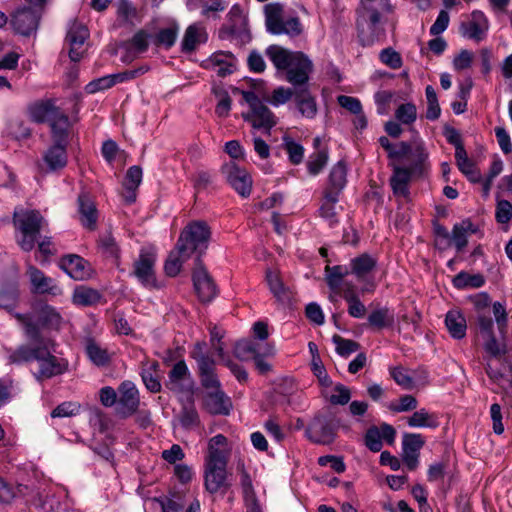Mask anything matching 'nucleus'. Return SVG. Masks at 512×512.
Listing matches in <instances>:
<instances>
[{
	"mask_svg": "<svg viewBox=\"0 0 512 512\" xmlns=\"http://www.w3.org/2000/svg\"><path fill=\"white\" fill-rule=\"evenodd\" d=\"M376 266V260L369 254H362L351 261L352 273L363 277L372 271Z\"/></svg>",
	"mask_w": 512,
	"mask_h": 512,
	"instance_id": "obj_48",
	"label": "nucleus"
},
{
	"mask_svg": "<svg viewBox=\"0 0 512 512\" xmlns=\"http://www.w3.org/2000/svg\"><path fill=\"white\" fill-rule=\"evenodd\" d=\"M41 15L37 8L23 6L11 14L10 24L15 33L28 37L36 32Z\"/></svg>",
	"mask_w": 512,
	"mask_h": 512,
	"instance_id": "obj_9",
	"label": "nucleus"
},
{
	"mask_svg": "<svg viewBox=\"0 0 512 512\" xmlns=\"http://www.w3.org/2000/svg\"><path fill=\"white\" fill-rule=\"evenodd\" d=\"M234 356L241 361L254 359L259 353L256 344L251 340H240L234 346Z\"/></svg>",
	"mask_w": 512,
	"mask_h": 512,
	"instance_id": "obj_50",
	"label": "nucleus"
},
{
	"mask_svg": "<svg viewBox=\"0 0 512 512\" xmlns=\"http://www.w3.org/2000/svg\"><path fill=\"white\" fill-rule=\"evenodd\" d=\"M101 298V294L98 290L86 287L78 286L73 292V302L82 306H90L97 303Z\"/></svg>",
	"mask_w": 512,
	"mask_h": 512,
	"instance_id": "obj_44",
	"label": "nucleus"
},
{
	"mask_svg": "<svg viewBox=\"0 0 512 512\" xmlns=\"http://www.w3.org/2000/svg\"><path fill=\"white\" fill-rule=\"evenodd\" d=\"M326 282L331 290L339 289L343 278L348 274V269L341 265L326 266Z\"/></svg>",
	"mask_w": 512,
	"mask_h": 512,
	"instance_id": "obj_52",
	"label": "nucleus"
},
{
	"mask_svg": "<svg viewBox=\"0 0 512 512\" xmlns=\"http://www.w3.org/2000/svg\"><path fill=\"white\" fill-rule=\"evenodd\" d=\"M211 238V229L207 222L196 220L188 223L181 231L177 243L170 251L165 263L164 271L167 276H177L186 262L194 253L195 259H202L208 249Z\"/></svg>",
	"mask_w": 512,
	"mask_h": 512,
	"instance_id": "obj_1",
	"label": "nucleus"
},
{
	"mask_svg": "<svg viewBox=\"0 0 512 512\" xmlns=\"http://www.w3.org/2000/svg\"><path fill=\"white\" fill-rule=\"evenodd\" d=\"M328 162V150L322 149L313 153L307 162V169L311 175H317Z\"/></svg>",
	"mask_w": 512,
	"mask_h": 512,
	"instance_id": "obj_57",
	"label": "nucleus"
},
{
	"mask_svg": "<svg viewBox=\"0 0 512 512\" xmlns=\"http://www.w3.org/2000/svg\"><path fill=\"white\" fill-rule=\"evenodd\" d=\"M445 325L454 339H462L466 336L467 322L460 311H448L445 317Z\"/></svg>",
	"mask_w": 512,
	"mask_h": 512,
	"instance_id": "obj_35",
	"label": "nucleus"
},
{
	"mask_svg": "<svg viewBox=\"0 0 512 512\" xmlns=\"http://www.w3.org/2000/svg\"><path fill=\"white\" fill-rule=\"evenodd\" d=\"M367 320L370 327L381 330L393 325L394 315L390 312L389 308L383 307L373 310Z\"/></svg>",
	"mask_w": 512,
	"mask_h": 512,
	"instance_id": "obj_39",
	"label": "nucleus"
},
{
	"mask_svg": "<svg viewBox=\"0 0 512 512\" xmlns=\"http://www.w3.org/2000/svg\"><path fill=\"white\" fill-rule=\"evenodd\" d=\"M266 281L270 292L282 305H290L293 299L292 290L286 286L279 273L271 269L266 270Z\"/></svg>",
	"mask_w": 512,
	"mask_h": 512,
	"instance_id": "obj_24",
	"label": "nucleus"
},
{
	"mask_svg": "<svg viewBox=\"0 0 512 512\" xmlns=\"http://www.w3.org/2000/svg\"><path fill=\"white\" fill-rule=\"evenodd\" d=\"M433 231L436 237L435 247L439 250H446L451 246V238L445 226L440 224L437 220L433 221Z\"/></svg>",
	"mask_w": 512,
	"mask_h": 512,
	"instance_id": "obj_59",
	"label": "nucleus"
},
{
	"mask_svg": "<svg viewBox=\"0 0 512 512\" xmlns=\"http://www.w3.org/2000/svg\"><path fill=\"white\" fill-rule=\"evenodd\" d=\"M425 441L420 434L406 433L402 442V461L410 471L417 469L419 464L420 450Z\"/></svg>",
	"mask_w": 512,
	"mask_h": 512,
	"instance_id": "obj_15",
	"label": "nucleus"
},
{
	"mask_svg": "<svg viewBox=\"0 0 512 512\" xmlns=\"http://www.w3.org/2000/svg\"><path fill=\"white\" fill-rule=\"evenodd\" d=\"M488 30L487 27H484L475 22H462L460 24V32L464 37H468L469 39L475 40L476 42H480L484 39L485 33Z\"/></svg>",
	"mask_w": 512,
	"mask_h": 512,
	"instance_id": "obj_54",
	"label": "nucleus"
},
{
	"mask_svg": "<svg viewBox=\"0 0 512 512\" xmlns=\"http://www.w3.org/2000/svg\"><path fill=\"white\" fill-rule=\"evenodd\" d=\"M294 101L302 116L314 118L317 113V104L308 88L295 89Z\"/></svg>",
	"mask_w": 512,
	"mask_h": 512,
	"instance_id": "obj_33",
	"label": "nucleus"
},
{
	"mask_svg": "<svg viewBox=\"0 0 512 512\" xmlns=\"http://www.w3.org/2000/svg\"><path fill=\"white\" fill-rule=\"evenodd\" d=\"M395 118L405 125L414 123L417 119V108L415 104L408 102L399 105L395 111Z\"/></svg>",
	"mask_w": 512,
	"mask_h": 512,
	"instance_id": "obj_56",
	"label": "nucleus"
},
{
	"mask_svg": "<svg viewBox=\"0 0 512 512\" xmlns=\"http://www.w3.org/2000/svg\"><path fill=\"white\" fill-rule=\"evenodd\" d=\"M380 60L392 69H399L402 66L401 55L392 48H385L380 52Z\"/></svg>",
	"mask_w": 512,
	"mask_h": 512,
	"instance_id": "obj_64",
	"label": "nucleus"
},
{
	"mask_svg": "<svg viewBox=\"0 0 512 512\" xmlns=\"http://www.w3.org/2000/svg\"><path fill=\"white\" fill-rule=\"evenodd\" d=\"M61 110L56 107L52 100L35 102L28 106V113L35 123H44L50 120Z\"/></svg>",
	"mask_w": 512,
	"mask_h": 512,
	"instance_id": "obj_27",
	"label": "nucleus"
},
{
	"mask_svg": "<svg viewBox=\"0 0 512 512\" xmlns=\"http://www.w3.org/2000/svg\"><path fill=\"white\" fill-rule=\"evenodd\" d=\"M293 96L295 97V89L278 87L273 91L271 96H263V100L274 106H278L288 102Z\"/></svg>",
	"mask_w": 512,
	"mask_h": 512,
	"instance_id": "obj_58",
	"label": "nucleus"
},
{
	"mask_svg": "<svg viewBox=\"0 0 512 512\" xmlns=\"http://www.w3.org/2000/svg\"><path fill=\"white\" fill-rule=\"evenodd\" d=\"M34 347L22 345L18 347L8 358L10 364H20L36 359H42L47 354V339L42 336V342H33Z\"/></svg>",
	"mask_w": 512,
	"mask_h": 512,
	"instance_id": "obj_22",
	"label": "nucleus"
},
{
	"mask_svg": "<svg viewBox=\"0 0 512 512\" xmlns=\"http://www.w3.org/2000/svg\"><path fill=\"white\" fill-rule=\"evenodd\" d=\"M50 344H52V341L47 339V354L44 353L42 359H36L40 363L39 371L35 373L38 380L51 378L64 373L66 370L61 361L49 350Z\"/></svg>",
	"mask_w": 512,
	"mask_h": 512,
	"instance_id": "obj_23",
	"label": "nucleus"
},
{
	"mask_svg": "<svg viewBox=\"0 0 512 512\" xmlns=\"http://www.w3.org/2000/svg\"><path fill=\"white\" fill-rule=\"evenodd\" d=\"M223 57H228L231 59L235 58L232 52L219 51L214 53L208 59V62L211 63L212 66L220 67L217 71V75L219 77H226L227 75H230L235 71V65L232 62H228Z\"/></svg>",
	"mask_w": 512,
	"mask_h": 512,
	"instance_id": "obj_41",
	"label": "nucleus"
},
{
	"mask_svg": "<svg viewBox=\"0 0 512 512\" xmlns=\"http://www.w3.org/2000/svg\"><path fill=\"white\" fill-rule=\"evenodd\" d=\"M33 310L37 315L38 323L49 329H58L61 321L60 314L52 306L43 301H35Z\"/></svg>",
	"mask_w": 512,
	"mask_h": 512,
	"instance_id": "obj_26",
	"label": "nucleus"
},
{
	"mask_svg": "<svg viewBox=\"0 0 512 512\" xmlns=\"http://www.w3.org/2000/svg\"><path fill=\"white\" fill-rule=\"evenodd\" d=\"M411 427H430L436 428L439 423L433 414H429L425 409L415 411L407 420Z\"/></svg>",
	"mask_w": 512,
	"mask_h": 512,
	"instance_id": "obj_47",
	"label": "nucleus"
},
{
	"mask_svg": "<svg viewBox=\"0 0 512 512\" xmlns=\"http://www.w3.org/2000/svg\"><path fill=\"white\" fill-rule=\"evenodd\" d=\"M59 267L72 279L83 281L90 279L94 273L91 264L77 254H67L61 257Z\"/></svg>",
	"mask_w": 512,
	"mask_h": 512,
	"instance_id": "obj_12",
	"label": "nucleus"
},
{
	"mask_svg": "<svg viewBox=\"0 0 512 512\" xmlns=\"http://www.w3.org/2000/svg\"><path fill=\"white\" fill-rule=\"evenodd\" d=\"M468 299L473 303L476 315L489 313L488 308L491 304V298L488 293H477Z\"/></svg>",
	"mask_w": 512,
	"mask_h": 512,
	"instance_id": "obj_63",
	"label": "nucleus"
},
{
	"mask_svg": "<svg viewBox=\"0 0 512 512\" xmlns=\"http://www.w3.org/2000/svg\"><path fill=\"white\" fill-rule=\"evenodd\" d=\"M28 275L32 284V293L35 294H51L56 295L58 286L54 284L52 278L45 274L35 266H29Z\"/></svg>",
	"mask_w": 512,
	"mask_h": 512,
	"instance_id": "obj_25",
	"label": "nucleus"
},
{
	"mask_svg": "<svg viewBox=\"0 0 512 512\" xmlns=\"http://www.w3.org/2000/svg\"><path fill=\"white\" fill-rule=\"evenodd\" d=\"M178 418L184 429H191L200 425L199 414L192 398L183 405Z\"/></svg>",
	"mask_w": 512,
	"mask_h": 512,
	"instance_id": "obj_43",
	"label": "nucleus"
},
{
	"mask_svg": "<svg viewBox=\"0 0 512 512\" xmlns=\"http://www.w3.org/2000/svg\"><path fill=\"white\" fill-rule=\"evenodd\" d=\"M391 10L389 0H361V7L357 9L356 28L362 46H370L375 42V31L381 21V11Z\"/></svg>",
	"mask_w": 512,
	"mask_h": 512,
	"instance_id": "obj_2",
	"label": "nucleus"
},
{
	"mask_svg": "<svg viewBox=\"0 0 512 512\" xmlns=\"http://www.w3.org/2000/svg\"><path fill=\"white\" fill-rule=\"evenodd\" d=\"M203 408L211 415H228L232 403L224 391L218 388L206 392L203 397Z\"/></svg>",
	"mask_w": 512,
	"mask_h": 512,
	"instance_id": "obj_18",
	"label": "nucleus"
},
{
	"mask_svg": "<svg viewBox=\"0 0 512 512\" xmlns=\"http://www.w3.org/2000/svg\"><path fill=\"white\" fill-rule=\"evenodd\" d=\"M119 393L116 413L120 418H127L133 415L139 407L138 390L132 382L126 381L120 385Z\"/></svg>",
	"mask_w": 512,
	"mask_h": 512,
	"instance_id": "obj_14",
	"label": "nucleus"
},
{
	"mask_svg": "<svg viewBox=\"0 0 512 512\" xmlns=\"http://www.w3.org/2000/svg\"><path fill=\"white\" fill-rule=\"evenodd\" d=\"M454 287L458 289H464L467 287L480 288L485 284V279L481 274L470 275L467 272L461 271L453 280Z\"/></svg>",
	"mask_w": 512,
	"mask_h": 512,
	"instance_id": "obj_45",
	"label": "nucleus"
},
{
	"mask_svg": "<svg viewBox=\"0 0 512 512\" xmlns=\"http://www.w3.org/2000/svg\"><path fill=\"white\" fill-rule=\"evenodd\" d=\"M195 267L192 272L194 289L202 303L211 302L218 294L217 285L202 259H195Z\"/></svg>",
	"mask_w": 512,
	"mask_h": 512,
	"instance_id": "obj_8",
	"label": "nucleus"
},
{
	"mask_svg": "<svg viewBox=\"0 0 512 512\" xmlns=\"http://www.w3.org/2000/svg\"><path fill=\"white\" fill-rule=\"evenodd\" d=\"M198 375L201 386L207 391L221 388L220 380L215 372V360L207 354L196 356Z\"/></svg>",
	"mask_w": 512,
	"mask_h": 512,
	"instance_id": "obj_17",
	"label": "nucleus"
},
{
	"mask_svg": "<svg viewBox=\"0 0 512 512\" xmlns=\"http://www.w3.org/2000/svg\"><path fill=\"white\" fill-rule=\"evenodd\" d=\"M227 464V459H205L204 485L209 493L215 494L219 491L224 493L230 488Z\"/></svg>",
	"mask_w": 512,
	"mask_h": 512,
	"instance_id": "obj_7",
	"label": "nucleus"
},
{
	"mask_svg": "<svg viewBox=\"0 0 512 512\" xmlns=\"http://www.w3.org/2000/svg\"><path fill=\"white\" fill-rule=\"evenodd\" d=\"M300 53L301 52H290L278 45H271L266 49V55L278 70H287L292 65V62H295Z\"/></svg>",
	"mask_w": 512,
	"mask_h": 512,
	"instance_id": "obj_29",
	"label": "nucleus"
},
{
	"mask_svg": "<svg viewBox=\"0 0 512 512\" xmlns=\"http://www.w3.org/2000/svg\"><path fill=\"white\" fill-rule=\"evenodd\" d=\"M11 314L24 326L25 334L31 342H42L40 328L32 321V318L29 315L14 313L13 311Z\"/></svg>",
	"mask_w": 512,
	"mask_h": 512,
	"instance_id": "obj_46",
	"label": "nucleus"
},
{
	"mask_svg": "<svg viewBox=\"0 0 512 512\" xmlns=\"http://www.w3.org/2000/svg\"><path fill=\"white\" fill-rule=\"evenodd\" d=\"M86 353L89 359L97 366H105L110 358L106 350L102 349L93 339H88Z\"/></svg>",
	"mask_w": 512,
	"mask_h": 512,
	"instance_id": "obj_49",
	"label": "nucleus"
},
{
	"mask_svg": "<svg viewBox=\"0 0 512 512\" xmlns=\"http://www.w3.org/2000/svg\"><path fill=\"white\" fill-rule=\"evenodd\" d=\"M347 183V164L345 160L338 161L331 169L327 186L323 192L324 199L339 201V195Z\"/></svg>",
	"mask_w": 512,
	"mask_h": 512,
	"instance_id": "obj_13",
	"label": "nucleus"
},
{
	"mask_svg": "<svg viewBox=\"0 0 512 512\" xmlns=\"http://www.w3.org/2000/svg\"><path fill=\"white\" fill-rule=\"evenodd\" d=\"M19 301L18 269L14 267L12 277L0 287V309L12 313Z\"/></svg>",
	"mask_w": 512,
	"mask_h": 512,
	"instance_id": "obj_19",
	"label": "nucleus"
},
{
	"mask_svg": "<svg viewBox=\"0 0 512 512\" xmlns=\"http://www.w3.org/2000/svg\"><path fill=\"white\" fill-rule=\"evenodd\" d=\"M222 173L226 175L228 183L241 196L247 198L252 191V178L250 174L236 163L230 162L221 167Z\"/></svg>",
	"mask_w": 512,
	"mask_h": 512,
	"instance_id": "obj_11",
	"label": "nucleus"
},
{
	"mask_svg": "<svg viewBox=\"0 0 512 512\" xmlns=\"http://www.w3.org/2000/svg\"><path fill=\"white\" fill-rule=\"evenodd\" d=\"M117 19L113 24L114 28L123 26H135L134 19L138 17V10L130 0L117 1Z\"/></svg>",
	"mask_w": 512,
	"mask_h": 512,
	"instance_id": "obj_31",
	"label": "nucleus"
},
{
	"mask_svg": "<svg viewBox=\"0 0 512 512\" xmlns=\"http://www.w3.org/2000/svg\"><path fill=\"white\" fill-rule=\"evenodd\" d=\"M234 92L240 93L244 101L249 105V111L242 113V117L246 122L251 123L255 129H265L270 131L276 124V116L263 103L254 91H245L235 88Z\"/></svg>",
	"mask_w": 512,
	"mask_h": 512,
	"instance_id": "obj_4",
	"label": "nucleus"
},
{
	"mask_svg": "<svg viewBox=\"0 0 512 512\" xmlns=\"http://www.w3.org/2000/svg\"><path fill=\"white\" fill-rule=\"evenodd\" d=\"M339 426L340 420L331 411H319L308 424L305 434L313 443L329 445L334 442Z\"/></svg>",
	"mask_w": 512,
	"mask_h": 512,
	"instance_id": "obj_5",
	"label": "nucleus"
},
{
	"mask_svg": "<svg viewBox=\"0 0 512 512\" xmlns=\"http://www.w3.org/2000/svg\"><path fill=\"white\" fill-rule=\"evenodd\" d=\"M227 444V438L222 435L218 434L214 437H212L209 440L208 443V455L206 456V459H229V453L219 449V446H224Z\"/></svg>",
	"mask_w": 512,
	"mask_h": 512,
	"instance_id": "obj_51",
	"label": "nucleus"
},
{
	"mask_svg": "<svg viewBox=\"0 0 512 512\" xmlns=\"http://www.w3.org/2000/svg\"><path fill=\"white\" fill-rule=\"evenodd\" d=\"M77 201L82 225L91 231L95 230L97 227L98 210L92 197L87 192H81Z\"/></svg>",
	"mask_w": 512,
	"mask_h": 512,
	"instance_id": "obj_21",
	"label": "nucleus"
},
{
	"mask_svg": "<svg viewBox=\"0 0 512 512\" xmlns=\"http://www.w3.org/2000/svg\"><path fill=\"white\" fill-rule=\"evenodd\" d=\"M283 11L284 7L281 3H270L265 6L266 27L274 35H279L282 31L280 24L283 21Z\"/></svg>",
	"mask_w": 512,
	"mask_h": 512,
	"instance_id": "obj_37",
	"label": "nucleus"
},
{
	"mask_svg": "<svg viewBox=\"0 0 512 512\" xmlns=\"http://www.w3.org/2000/svg\"><path fill=\"white\" fill-rule=\"evenodd\" d=\"M379 143L381 147L387 152L388 158L392 160H401L408 156V154L412 151L411 143L401 141L399 143V149H396L386 136H381L379 138Z\"/></svg>",
	"mask_w": 512,
	"mask_h": 512,
	"instance_id": "obj_40",
	"label": "nucleus"
},
{
	"mask_svg": "<svg viewBox=\"0 0 512 512\" xmlns=\"http://www.w3.org/2000/svg\"><path fill=\"white\" fill-rule=\"evenodd\" d=\"M152 39V34L147 29H139L131 39L121 41L118 44L119 48L134 50V53H145L149 48V40Z\"/></svg>",
	"mask_w": 512,
	"mask_h": 512,
	"instance_id": "obj_36",
	"label": "nucleus"
},
{
	"mask_svg": "<svg viewBox=\"0 0 512 512\" xmlns=\"http://www.w3.org/2000/svg\"><path fill=\"white\" fill-rule=\"evenodd\" d=\"M332 341L336 346V352L342 357H349L352 353L357 352L361 346L358 342L345 339L338 334L333 335Z\"/></svg>",
	"mask_w": 512,
	"mask_h": 512,
	"instance_id": "obj_53",
	"label": "nucleus"
},
{
	"mask_svg": "<svg viewBox=\"0 0 512 512\" xmlns=\"http://www.w3.org/2000/svg\"><path fill=\"white\" fill-rule=\"evenodd\" d=\"M12 221L15 229L22 234L21 239L17 241L20 248L25 252L33 250L40 237L44 217L35 209L16 208Z\"/></svg>",
	"mask_w": 512,
	"mask_h": 512,
	"instance_id": "obj_3",
	"label": "nucleus"
},
{
	"mask_svg": "<svg viewBox=\"0 0 512 512\" xmlns=\"http://www.w3.org/2000/svg\"><path fill=\"white\" fill-rule=\"evenodd\" d=\"M412 156L411 163L407 167L416 177H421L427 173L429 169L428 157L429 154L425 149L423 143H418L415 147L412 146V151L408 154Z\"/></svg>",
	"mask_w": 512,
	"mask_h": 512,
	"instance_id": "obj_32",
	"label": "nucleus"
},
{
	"mask_svg": "<svg viewBox=\"0 0 512 512\" xmlns=\"http://www.w3.org/2000/svg\"><path fill=\"white\" fill-rule=\"evenodd\" d=\"M285 149L292 164L298 165L302 162L304 155V148L302 145L294 142L292 139L285 138Z\"/></svg>",
	"mask_w": 512,
	"mask_h": 512,
	"instance_id": "obj_62",
	"label": "nucleus"
},
{
	"mask_svg": "<svg viewBox=\"0 0 512 512\" xmlns=\"http://www.w3.org/2000/svg\"><path fill=\"white\" fill-rule=\"evenodd\" d=\"M156 501L160 504L162 512H181L184 508L181 497L176 493H173L172 497L158 498Z\"/></svg>",
	"mask_w": 512,
	"mask_h": 512,
	"instance_id": "obj_60",
	"label": "nucleus"
},
{
	"mask_svg": "<svg viewBox=\"0 0 512 512\" xmlns=\"http://www.w3.org/2000/svg\"><path fill=\"white\" fill-rule=\"evenodd\" d=\"M207 33L204 28L199 27L197 24H192L187 27L181 48L184 53H191L195 51L196 46L199 43H204L207 41Z\"/></svg>",
	"mask_w": 512,
	"mask_h": 512,
	"instance_id": "obj_34",
	"label": "nucleus"
},
{
	"mask_svg": "<svg viewBox=\"0 0 512 512\" xmlns=\"http://www.w3.org/2000/svg\"><path fill=\"white\" fill-rule=\"evenodd\" d=\"M178 35V26L174 24L173 26L160 29L156 34H152L153 44L157 47H163L165 49H170L176 42Z\"/></svg>",
	"mask_w": 512,
	"mask_h": 512,
	"instance_id": "obj_42",
	"label": "nucleus"
},
{
	"mask_svg": "<svg viewBox=\"0 0 512 512\" xmlns=\"http://www.w3.org/2000/svg\"><path fill=\"white\" fill-rule=\"evenodd\" d=\"M186 378H190V372L185 361L180 360L169 371L166 386L171 391H181L180 383Z\"/></svg>",
	"mask_w": 512,
	"mask_h": 512,
	"instance_id": "obj_38",
	"label": "nucleus"
},
{
	"mask_svg": "<svg viewBox=\"0 0 512 512\" xmlns=\"http://www.w3.org/2000/svg\"><path fill=\"white\" fill-rule=\"evenodd\" d=\"M364 440L365 445L372 452H379L382 449L381 435L377 426H371L367 429Z\"/></svg>",
	"mask_w": 512,
	"mask_h": 512,
	"instance_id": "obj_61",
	"label": "nucleus"
},
{
	"mask_svg": "<svg viewBox=\"0 0 512 512\" xmlns=\"http://www.w3.org/2000/svg\"><path fill=\"white\" fill-rule=\"evenodd\" d=\"M233 37L239 39L242 44L249 42L252 38L248 28V18L239 4L231 7L227 15V23L219 29L220 39Z\"/></svg>",
	"mask_w": 512,
	"mask_h": 512,
	"instance_id": "obj_6",
	"label": "nucleus"
},
{
	"mask_svg": "<svg viewBox=\"0 0 512 512\" xmlns=\"http://www.w3.org/2000/svg\"><path fill=\"white\" fill-rule=\"evenodd\" d=\"M393 173L390 177V186L396 197L408 199L410 196L409 183L412 177L416 176L406 167L392 164Z\"/></svg>",
	"mask_w": 512,
	"mask_h": 512,
	"instance_id": "obj_20",
	"label": "nucleus"
},
{
	"mask_svg": "<svg viewBox=\"0 0 512 512\" xmlns=\"http://www.w3.org/2000/svg\"><path fill=\"white\" fill-rule=\"evenodd\" d=\"M156 261L155 253L141 250L139 258L134 262L133 275L147 288L159 289L155 276L154 265Z\"/></svg>",
	"mask_w": 512,
	"mask_h": 512,
	"instance_id": "obj_10",
	"label": "nucleus"
},
{
	"mask_svg": "<svg viewBox=\"0 0 512 512\" xmlns=\"http://www.w3.org/2000/svg\"><path fill=\"white\" fill-rule=\"evenodd\" d=\"M67 146L53 143L48 148L43 156V160L47 164L49 171L61 170L67 165Z\"/></svg>",
	"mask_w": 512,
	"mask_h": 512,
	"instance_id": "obj_28",
	"label": "nucleus"
},
{
	"mask_svg": "<svg viewBox=\"0 0 512 512\" xmlns=\"http://www.w3.org/2000/svg\"><path fill=\"white\" fill-rule=\"evenodd\" d=\"M49 123L53 143L68 145V129L70 125L68 116L60 111L50 120Z\"/></svg>",
	"mask_w": 512,
	"mask_h": 512,
	"instance_id": "obj_30",
	"label": "nucleus"
},
{
	"mask_svg": "<svg viewBox=\"0 0 512 512\" xmlns=\"http://www.w3.org/2000/svg\"><path fill=\"white\" fill-rule=\"evenodd\" d=\"M313 70V64L304 53H300L295 62L286 70V80L291 83L295 89L307 88L309 74Z\"/></svg>",
	"mask_w": 512,
	"mask_h": 512,
	"instance_id": "obj_16",
	"label": "nucleus"
},
{
	"mask_svg": "<svg viewBox=\"0 0 512 512\" xmlns=\"http://www.w3.org/2000/svg\"><path fill=\"white\" fill-rule=\"evenodd\" d=\"M88 35V29L83 24L74 21L67 33L66 40L71 46H81Z\"/></svg>",
	"mask_w": 512,
	"mask_h": 512,
	"instance_id": "obj_55",
	"label": "nucleus"
}]
</instances>
